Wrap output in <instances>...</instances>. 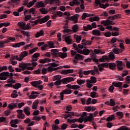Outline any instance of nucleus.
<instances>
[{"instance_id":"1","label":"nucleus","mask_w":130,"mask_h":130,"mask_svg":"<svg viewBox=\"0 0 130 130\" xmlns=\"http://www.w3.org/2000/svg\"><path fill=\"white\" fill-rule=\"evenodd\" d=\"M50 17L49 15H47L45 17H44L43 18H41L39 20H37L35 21L33 20H30L29 22L32 25V26H35L36 25H37V24H43V23H45L46 22H47L50 19Z\"/></svg>"},{"instance_id":"2","label":"nucleus","mask_w":130,"mask_h":130,"mask_svg":"<svg viewBox=\"0 0 130 130\" xmlns=\"http://www.w3.org/2000/svg\"><path fill=\"white\" fill-rule=\"evenodd\" d=\"M18 67L22 70V71H25V70H27V71H33V67H31V63L21 62L19 63Z\"/></svg>"},{"instance_id":"3","label":"nucleus","mask_w":130,"mask_h":130,"mask_svg":"<svg viewBox=\"0 0 130 130\" xmlns=\"http://www.w3.org/2000/svg\"><path fill=\"white\" fill-rule=\"evenodd\" d=\"M42 84H43V82L41 80L35 81L31 82V86L35 87V88H38L41 91H42L43 88H44V86Z\"/></svg>"},{"instance_id":"4","label":"nucleus","mask_w":130,"mask_h":130,"mask_svg":"<svg viewBox=\"0 0 130 130\" xmlns=\"http://www.w3.org/2000/svg\"><path fill=\"white\" fill-rule=\"evenodd\" d=\"M95 7H97L98 6H100L101 9H106V8H108L109 7V4L106 3L105 5L101 3V0H95L94 4Z\"/></svg>"},{"instance_id":"5","label":"nucleus","mask_w":130,"mask_h":130,"mask_svg":"<svg viewBox=\"0 0 130 130\" xmlns=\"http://www.w3.org/2000/svg\"><path fill=\"white\" fill-rule=\"evenodd\" d=\"M9 72H4L0 73V80L1 81H6L9 77Z\"/></svg>"},{"instance_id":"6","label":"nucleus","mask_w":130,"mask_h":130,"mask_svg":"<svg viewBox=\"0 0 130 130\" xmlns=\"http://www.w3.org/2000/svg\"><path fill=\"white\" fill-rule=\"evenodd\" d=\"M113 86H114L116 88H118L119 91H122V82H112Z\"/></svg>"},{"instance_id":"7","label":"nucleus","mask_w":130,"mask_h":130,"mask_svg":"<svg viewBox=\"0 0 130 130\" xmlns=\"http://www.w3.org/2000/svg\"><path fill=\"white\" fill-rule=\"evenodd\" d=\"M84 122H88L89 121V122H93V121L94 120V117H93V114L92 113H89V116H87L85 118H84Z\"/></svg>"},{"instance_id":"8","label":"nucleus","mask_w":130,"mask_h":130,"mask_svg":"<svg viewBox=\"0 0 130 130\" xmlns=\"http://www.w3.org/2000/svg\"><path fill=\"white\" fill-rule=\"evenodd\" d=\"M16 112H17V118L25 119V114L23 113V110H17Z\"/></svg>"},{"instance_id":"9","label":"nucleus","mask_w":130,"mask_h":130,"mask_svg":"<svg viewBox=\"0 0 130 130\" xmlns=\"http://www.w3.org/2000/svg\"><path fill=\"white\" fill-rule=\"evenodd\" d=\"M101 25H104V26H108L109 25H114V22L109 19H107L106 20H103L101 23Z\"/></svg>"},{"instance_id":"10","label":"nucleus","mask_w":130,"mask_h":130,"mask_svg":"<svg viewBox=\"0 0 130 130\" xmlns=\"http://www.w3.org/2000/svg\"><path fill=\"white\" fill-rule=\"evenodd\" d=\"M90 52V50L87 48H84L82 50H78V53H80V54H83L84 55H89Z\"/></svg>"},{"instance_id":"11","label":"nucleus","mask_w":130,"mask_h":130,"mask_svg":"<svg viewBox=\"0 0 130 130\" xmlns=\"http://www.w3.org/2000/svg\"><path fill=\"white\" fill-rule=\"evenodd\" d=\"M61 69H62V66H59L58 67H52V66H49L47 68L48 72H54V71H57L58 70H61Z\"/></svg>"},{"instance_id":"12","label":"nucleus","mask_w":130,"mask_h":130,"mask_svg":"<svg viewBox=\"0 0 130 130\" xmlns=\"http://www.w3.org/2000/svg\"><path fill=\"white\" fill-rule=\"evenodd\" d=\"M19 122H20V120L16 119H14V120H12L10 121V124H11L12 127H18V125L17 124H18V123H19Z\"/></svg>"},{"instance_id":"13","label":"nucleus","mask_w":130,"mask_h":130,"mask_svg":"<svg viewBox=\"0 0 130 130\" xmlns=\"http://www.w3.org/2000/svg\"><path fill=\"white\" fill-rule=\"evenodd\" d=\"M28 55V52L27 51H24L21 52L19 55V60L20 61H22L23 59H24V57H26Z\"/></svg>"},{"instance_id":"14","label":"nucleus","mask_w":130,"mask_h":130,"mask_svg":"<svg viewBox=\"0 0 130 130\" xmlns=\"http://www.w3.org/2000/svg\"><path fill=\"white\" fill-rule=\"evenodd\" d=\"M75 79L73 77H67L62 79V83H70V82H74Z\"/></svg>"},{"instance_id":"15","label":"nucleus","mask_w":130,"mask_h":130,"mask_svg":"<svg viewBox=\"0 0 130 130\" xmlns=\"http://www.w3.org/2000/svg\"><path fill=\"white\" fill-rule=\"evenodd\" d=\"M44 7H45V4L43 2V1H40L37 2L35 6V8H37V9L44 8Z\"/></svg>"},{"instance_id":"16","label":"nucleus","mask_w":130,"mask_h":130,"mask_svg":"<svg viewBox=\"0 0 130 130\" xmlns=\"http://www.w3.org/2000/svg\"><path fill=\"white\" fill-rule=\"evenodd\" d=\"M73 73H74L73 69H68V70H62L61 72V75H68L69 74H73Z\"/></svg>"},{"instance_id":"17","label":"nucleus","mask_w":130,"mask_h":130,"mask_svg":"<svg viewBox=\"0 0 130 130\" xmlns=\"http://www.w3.org/2000/svg\"><path fill=\"white\" fill-rule=\"evenodd\" d=\"M108 68L110 70L114 71L115 70H116V64L114 62H110L108 64Z\"/></svg>"},{"instance_id":"18","label":"nucleus","mask_w":130,"mask_h":130,"mask_svg":"<svg viewBox=\"0 0 130 130\" xmlns=\"http://www.w3.org/2000/svg\"><path fill=\"white\" fill-rule=\"evenodd\" d=\"M39 92L32 91L31 93V95H29V99H36V98H37V96L38 95H39Z\"/></svg>"},{"instance_id":"19","label":"nucleus","mask_w":130,"mask_h":130,"mask_svg":"<svg viewBox=\"0 0 130 130\" xmlns=\"http://www.w3.org/2000/svg\"><path fill=\"white\" fill-rule=\"evenodd\" d=\"M43 35H44V30L43 29H41L36 33L35 37L36 38H39V37H41V36H43Z\"/></svg>"},{"instance_id":"20","label":"nucleus","mask_w":130,"mask_h":130,"mask_svg":"<svg viewBox=\"0 0 130 130\" xmlns=\"http://www.w3.org/2000/svg\"><path fill=\"white\" fill-rule=\"evenodd\" d=\"M23 112L26 115L29 116V115L31 114V113L30 112V108L28 106L25 107L23 109Z\"/></svg>"},{"instance_id":"21","label":"nucleus","mask_w":130,"mask_h":130,"mask_svg":"<svg viewBox=\"0 0 130 130\" xmlns=\"http://www.w3.org/2000/svg\"><path fill=\"white\" fill-rule=\"evenodd\" d=\"M17 25L21 28V30H26V22H18Z\"/></svg>"},{"instance_id":"22","label":"nucleus","mask_w":130,"mask_h":130,"mask_svg":"<svg viewBox=\"0 0 130 130\" xmlns=\"http://www.w3.org/2000/svg\"><path fill=\"white\" fill-rule=\"evenodd\" d=\"M51 52L52 55H53V56H55L56 57H57V56H58V53H59V52H58V50L56 49L51 50Z\"/></svg>"},{"instance_id":"23","label":"nucleus","mask_w":130,"mask_h":130,"mask_svg":"<svg viewBox=\"0 0 130 130\" xmlns=\"http://www.w3.org/2000/svg\"><path fill=\"white\" fill-rule=\"evenodd\" d=\"M74 58L75 59H77V60H84V58H85V56L80 54H77L75 55Z\"/></svg>"},{"instance_id":"24","label":"nucleus","mask_w":130,"mask_h":130,"mask_svg":"<svg viewBox=\"0 0 130 130\" xmlns=\"http://www.w3.org/2000/svg\"><path fill=\"white\" fill-rule=\"evenodd\" d=\"M92 34L94 36H101V31L98 29H93L92 31Z\"/></svg>"},{"instance_id":"25","label":"nucleus","mask_w":130,"mask_h":130,"mask_svg":"<svg viewBox=\"0 0 130 130\" xmlns=\"http://www.w3.org/2000/svg\"><path fill=\"white\" fill-rule=\"evenodd\" d=\"M17 103H12L11 104H9L8 106V108L10 109V110H13L14 108H17Z\"/></svg>"},{"instance_id":"26","label":"nucleus","mask_w":130,"mask_h":130,"mask_svg":"<svg viewBox=\"0 0 130 130\" xmlns=\"http://www.w3.org/2000/svg\"><path fill=\"white\" fill-rule=\"evenodd\" d=\"M61 83H62V79L55 81L54 82V85L55 86H56L57 89H60V88H61V87L60 86V85H61Z\"/></svg>"},{"instance_id":"27","label":"nucleus","mask_w":130,"mask_h":130,"mask_svg":"<svg viewBox=\"0 0 130 130\" xmlns=\"http://www.w3.org/2000/svg\"><path fill=\"white\" fill-rule=\"evenodd\" d=\"M40 63H46V62H50L51 59L48 58H45L44 59H41L39 60Z\"/></svg>"},{"instance_id":"28","label":"nucleus","mask_w":130,"mask_h":130,"mask_svg":"<svg viewBox=\"0 0 130 130\" xmlns=\"http://www.w3.org/2000/svg\"><path fill=\"white\" fill-rule=\"evenodd\" d=\"M64 40L68 44H72V38L71 36H68L65 37Z\"/></svg>"},{"instance_id":"29","label":"nucleus","mask_w":130,"mask_h":130,"mask_svg":"<svg viewBox=\"0 0 130 130\" xmlns=\"http://www.w3.org/2000/svg\"><path fill=\"white\" fill-rule=\"evenodd\" d=\"M82 45H91L92 44V43L93 42H91V41H86L85 39H83L82 41Z\"/></svg>"},{"instance_id":"30","label":"nucleus","mask_w":130,"mask_h":130,"mask_svg":"<svg viewBox=\"0 0 130 130\" xmlns=\"http://www.w3.org/2000/svg\"><path fill=\"white\" fill-rule=\"evenodd\" d=\"M78 18H79V14H75L72 17V20L73 21L74 24L78 23Z\"/></svg>"},{"instance_id":"31","label":"nucleus","mask_w":130,"mask_h":130,"mask_svg":"<svg viewBox=\"0 0 130 130\" xmlns=\"http://www.w3.org/2000/svg\"><path fill=\"white\" fill-rule=\"evenodd\" d=\"M58 56L60 57V58H66V57L68 56V53H67V52H59Z\"/></svg>"},{"instance_id":"32","label":"nucleus","mask_w":130,"mask_h":130,"mask_svg":"<svg viewBox=\"0 0 130 130\" xmlns=\"http://www.w3.org/2000/svg\"><path fill=\"white\" fill-rule=\"evenodd\" d=\"M48 47L49 48H55V46H54V43L52 41H49L47 42Z\"/></svg>"},{"instance_id":"33","label":"nucleus","mask_w":130,"mask_h":130,"mask_svg":"<svg viewBox=\"0 0 130 130\" xmlns=\"http://www.w3.org/2000/svg\"><path fill=\"white\" fill-rule=\"evenodd\" d=\"M39 103V101L38 100H36L32 104V109H37V107H38V104Z\"/></svg>"},{"instance_id":"34","label":"nucleus","mask_w":130,"mask_h":130,"mask_svg":"<svg viewBox=\"0 0 130 130\" xmlns=\"http://www.w3.org/2000/svg\"><path fill=\"white\" fill-rule=\"evenodd\" d=\"M92 84L93 83H92L90 80L87 79L86 80V87L88 88V89H90V88H92V87H93Z\"/></svg>"},{"instance_id":"35","label":"nucleus","mask_w":130,"mask_h":130,"mask_svg":"<svg viewBox=\"0 0 130 130\" xmlns=\"http://www.w3.org/2000/svg\"><path fill=\"white\" fill-rule=\"evenodd\" d=\"M74 37L76 39L77 43H80L81 40H82V37H81V36H79L78 35H74Z\"/></svg>"},{"instance_id":"36","label":"nucleus","mask_w":130,"mask_h":130,"mask_svg":"<svg viewBox=\"0 0 130 130\" xmlns=\"http://www.w3.org/2000/svg\"><path fill=\"white\" fill-rule=\"evenodd\" d=\"M113 52H114V53H115V54H119V53H121V52H122V50L119 49L117 48H114L112 50Z\"/></svg>"},{"instance_id":"37","label":"nucleus","mask_w":130,"mask_h":130,"mask_svg":"<svg viewBox=\"0 0 130 130\" xmlns=\"http://www.w3.org/2000/svg\"><path fill=\"white\" fill-rule=\"evenodd\" d=\"M63 93L66 95H69L70 94H72V90L71 89L66 88L62 91Z\"/></svg>"},{"instance_id":"38","label":"nucleus","mask_w":130,"mask_h":130,"mask_svg":"<svg viewBox=\"0 0 130 130\" xmlns=\"http://www.w3.org/2000/svg\"><path fill=\"white\" fill-rule=\"evenodd\" d=\"M99 96L98 93H96V92L92 91L90 92V97L91 98H98Z\"/></svg>"},{"instance_id":"39","label":"nucleus","mask_w":130,"mask_h":130,"mask_svg":"<svg viewBox=\"0 0 130 130\" xmlns=\"http://www.w3.org/2000/svg\"><path fill=\"white\" fill-rule=\"evenodd\" d=\"M109 59V56L107 55H103L102 58L99 59V61L101 62L104 61V60H108Z\"/></svg>"},{"instance_id":"40","label":"nucleus","mask_w":130,"mask_h":130,"mask_svg":"<svg viewBox=\"0 0 130 130\" xmlns=\"http://www.w3.org/2000/svg\"><path fill=\"white\" fill-rule=\"evenodd\" d=\"M18 92L16 90H13V92L11 94L12 98H17L18 97Z\"/></svg>"},{"instance_id":"41","label":"nucleus","mask_w":130,"mask_h":130,"mask_svg":"<svg viewBox=\"0 0 130 130\" xmlns=\"http://www.w3.org/2000/svg\"><path fill=\"white\" fill-rule=\"evenodd\" d=\"M72 30L74 33L78 32V30H79V25H78V24L74 25L72 27Z\"/></svg>"},{"instance_id":"42","label":"nucleus","mask_w":130,"mask_h":130,"mask_svg":"<svg viewBox=\"0 0 130 130\" xmlns=\"http://www.w3.org/2000/svg\"><path fill=\"white\" fill-rule=\"evenodd\" d=\"M115 59V55L113 53V52H111L109 55V59L111 60H113Z\"/></svg>"},{"instance_id":"43","label":"nucleus","mask_w":130,"mask_h":130,"mask_svg":"<svg viewBox=\"0 0 130 130\" xmlns=\"http://www.w3.org/2000/svg\"><path fill=\"white\" fill-rule=\"evenodd\" d=\"M114 119H115V116L114 114H113L108 117L107 118L106 120L107 121H112V120H114Z\"/></svg>"},{"instance_id":"44","label":"nucleus","mask_w":130,"mask_h":130,"mask_svg":"<svg viewBox=\"0 0 130 130\" xmlns=\"http://www.w3.org/2000/svg\"><path fill=\"white\" fill-rule=\"evenodd\" d=\"M40 12L43 15H46V14L48 13V11L46 10L45 8H42L39 9Z\"/></svg>"},{"instance_id":"45","label":"nucleus","mask_w":130,"mask_h":130,"mask_svg":"<svg viewBox=\"0 0 130 130\" xmlns=\"http://www.w3.org/2000/svg\"><path fill=\"white\" fill-rule=\"evenodd\" d=\"M116 115H117L118 116H119L118 118L119 119H121L122 118H123V113H122V112H117L116 113Z\"/></svg>"},{"instance_id":"46","label":"nucleus","mask_w":130,"mask_h":130,"mask_svg":"<svg viewBox=\"0 0 130 130\" xmlns=\"http://www.w3.org/2000/svg\"><path fill=\"white\" fill-rule=\"evenodd\" d=\"M77 83L78 84V85L81 86V85H82V84H85V83H86V80L84 79H78L77 80Z\"/></svg>"},{"instance_id":"47","label":"nucleus","mask_w":130,"mask_h":130,"mask_svg":"<svg viewBox=\"0 0 130 130\" xmlns=\"http://www.w3.org/2000/svg\"><path fill=\"white\" fill-rule=\"evenodd\" d=\"M37 2V0H33L32 1L29 2L28 4L27 5V8H31V7L34 6L35 3H36Z\"/></svg>"},{"instance_id":"48","label":"nucleus","mask_w":130,"mask_h":130,"mask_svg":"<svg viewBox=\"0 0 130 130\" xmlns=\"http://www.w3.org/2000/svg\"><path fill=\"white\" fill-rule=\"evenodd\" d=\"M21 33L24 35V36H26L27 37H30V32L25 31L24 30H21Z\"/></svg>"},{"instance_id":"49","label":"nucleus","mask_w":130,"mask_h":130,"mask_svg":"<svg viewBox=\"0 0 130 130\" xmlns=\"http://www.w3.org/2000/svg\"><path fill=\"white\" fill-rule=\"evenodd\" d=\"M61 79V76L60 75H56L54 76L53 78V81H59Z\"/></svg>"},{"instance_id":"50","label":"nucleus","mask_w":130,"mask_h":130,"mask_svg":"<svg viewBox=\"0 0 130 130\" xmlns=\"http://www.w3.org/2000/svg\"><path fill=\"white\" fill-rule=\"evenodd\" d=\"M83 48H84V45L78 44L77 46V49H76V51L79 53V50H82Z\"/></svg>"},{"instance_id":"51","label":"nucleus","mask_w":130,"mask_h":130,"mask_svg":"<svg viewBox=\"0 0 130 130\" xmlns=\"http://www.w3.org/2000/svg\"><path fill=\"white\" fill-rule=\"evenodd\" d=\"M21 83H16L14 85H13V88L16 90H18L21 87Z\"/></svg>"},{"instance_id":"52","label":"nucleus","mask_w":130,"mask_h":130,"mask_svg":"<svg viewBox=\"0 0 130 130\" xmlns=\"http://www.w3.org/2000/svg\"><path fill=\"white\" fill-rule=\"evenodd\" d=\"M89 80L91 81L92 84H95L97 82V78L94 76H91Z\"/></svg>"},{"instance_id":"53","label":"nucleus","mask_w":130,"mask_h":130,"mask_svg":"<svg viewBox=\"0 0 130 130\" xmlns=\"http://www.w3.org/2000/svg\"><path fill=\"white\" fill-rule=\"evenodd\" d=\"M68 123H75L77 122V119H67Z\"/></svg>"},{"instance_id":"54","label":"nucleus","mask_w":130,"mask_h":130,"mask_svg":"<svg viewBox=\"0 0 130 130\" xmlns=\"http://www.w3.org/2000/svg\"><path fill=\"white\" fill-rule=\"evenodd\" d=\"M7 83H8V84H12L13 85V84H15L16 83V81L14 80H13V78H9L7 80Z\"/></svg>"},{"instance_id":"55","label":"nucleus","mask_w":130,"mask_h":130,"mask_svg":"<svg viewBox=\"0 0 130 130\" xmlns=\"http://www.w3.org/2000/svg\"><path fill=\"white\" fill-rule=\"evenodd\" d=\"M37 49H38V47H35L31 50H29V54H33L34 52H36V51H37Z\"/></svg>"},{"instance_id":"56","label":"nucleus","mask_w":130,"mask_h":130,"mask_svg":"<svg viewBox=\"0 0 130 130\" xmlns=\"http://www.w3.org/2000/svg\"><path fill=\"white\" fill-rule=\"evenodd\" d=\"M14 59H16V60H18V61H20V57L18 56H13L12 57H10V60L11 61L14 60Z\"/></svg>"},{"instance_id":"57","label":"nucleus","mask_w":130,"mask_h":130,"mask_svg":"<svg viewBox=\"0 0 130 130\" xmlns=\"http://www.w3.org/2000/svg\"><path fill=\"white\" fill-rule=\"evenodd\" d=\"M81 87L78 85H73L72 86L71 89L73 90H78V89H80Z\"/></svg>"},{"instance_id":"58","label":"nucleus","mask_w":130,"mask_h":130,"mask_svg":"<svg viewBox=\"0 0 130 130\" xmlns=\"http://www.w3.org/2000/svg\"><path fill=\"white\" fill-rule=\"evenodd\" d=\"M89 17V15L87 13H84L81 16V18L82 20H85L86 18H88Z\"/></svg>"},{"instance_id":"59","label":"nucleus","mask_w":130,"mask_h":130,"mask_svg":"<svg viewBox=\"0 0 130 130\" xmlns=\"http://www.w3.org/2000/svg\"><path fill=\"white\" fill-rule=\"evenodd\" d=\"M98 27H99L100 31H105V27L102 26V25L99 24L98 25Z\"/></svg>"},{"instance_id":"60","label":"nucleus","mask_w":130,"mask_h":130,"mask_svg":"<svg viewBox=\"0 0 130 130\" xmlns=\"http://www.w3.org/2000/svg\"><path fill=\"white\" fill-rule=\"evenodd\" d=\"M119 47L120 48V50H122V52H123V51H124L125 48H124V45H123V43H120Z\"/></svg>"},{"instance_id":"61","label":"nucleus","mask_w":130,"mask_h":130,"mask_svg":"<svg viewBox=\"0 0 130 130\" xmlns=\"http://www.w3.org/2000/svg\"><path fill=\"white\" fill-rule=\"evenodd\" d=\"M7 70H8V67L6 66L0 67V73H2L3 71H7Z\"/></svg>"},{"instance_id":"62","label":"nucleus","mask_w":130,"mask_h":130,"mask_svg":"<svg viewBox=\"0 0 130 130\" xmlns=\"http://www.w3.org/2000/svg\"><path fill=\"white\" fill-rule=\"evenodd\" d=\"M52 128L53 130H57L59 129V127H58V125H56V124H55L52 125Z\"/></svg>"},{"instance_id":"63","label":"nucleus","mask_w":130,"mask_h":130,"mask_svg":"<svg viewBox=\"0 0 130 130\" xmlns=\"http://www.w3.org/2000/svg\"><path fill=\"white\" fill-rule=\"evenodd\" d=\"M100 64H101V67H102L104 68H105L106 69L108 68L109 63L105 62V63H101Z\"/></svg>"},{"instance_id":"64","label":"nucleus","mask_w":130,"mask_h":130,"mask_svg":"<svg viewBox=\"0 0 130 130\" xmlns=\"http://www.w3.org/2000/svg\"><path fill=\"white\" fill-rule=\"evenodd\" d=\"M111 35L112 34L110 31H107L104 34V36H105V37H110Z\"/></svg>"}]
</instances>
